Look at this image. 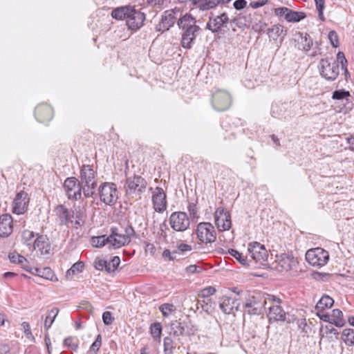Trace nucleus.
<instances>
[{
  "label": "nucleus",
  "instance_id": "10",
  "mask_svg": "<svg viewBox=\"0 0 354 354\" xmlns=\"http://www.w3.org/2000/svg\"><path fill=\"white\" fill-rule=\"evenodd\" d=\"M195 233L201 242L211 243L216 241V231L210 223L203 222L198 224Z\"/></svg>",
  "mask_w": 354,
  "mask_h": 354
},
{
  "label": "nucleus",
  "instance_id": "42",
  "mask_svg": "<svg viewBox=\"0 0 354 354\" xmlns=\"http://www.w3.org/2000/svg\"><path fill=\"white\" fill-rule=\"evenodd\" d=\"M91 244L95 248H102L106 245H109V239L105 235L93 236L91 239Z\"/></svg>",
  "mask_w": 354,
  "mask_h": 354
},
{
  "label": "nucleus",
  "instance_id": "15",
  "mask_svg": "<svg viewBox=\"0 0 354 354\" xmlns=\"http://www.w3.org/2000/svg\"><path fill=\"white\" fill-rule=\"evenodd\" d=\"M248 254L252 259L256 262L260 261H266L268 257V254L266 248L259 242H251L248 246Z\"/></svg>",
  "mask_w": 354,
  "mask_h": 354
},
{
  "label": "nucleus",
  "instance_id": "41",
  "mask_svg": "<svg viewBox=\"0 0 354 354\" xmlns=\"http://www.w3.org/2000/svg\"><path fill=\"white\" fill-rule=\"evenodd\" d=\"M267 24L258 17H254L251 21V26L252 30L257 32H261L266 27Z\"/></svg>",
  "mask_w": 354,
  "mask_h": 354
},
{
  "label": "nucleus",
  "instance_id": "33",
  "mask_svg": "<svg viewBox=\"0 0 354 354\" xmlns=\"http://www.w3.org/2000/svg\"><path fill=\"white\" fill-rule=\"evenodd\" d=\"M131 6H124L114 9L111 12V16L117 19H126L131 10Z\"/></svg>",
  "mask_w": 354,
  "mask_h": 354
},
{
  "label": "nucleus",
  "instance_id": "24",
  "mask_svg": "<svg viewBox=\"0 0 354 354\" xmlns=\"http://www.w3.org/2000/svg\"><path fill=\"white\" fill-rule=\"evenodd\" d=\"M53 111L50 106L46 104H39L35 111V116L39 122H46L53 118Z\"/></svg>",
  "mask_w": 354,
  "mask_h": 354
},
{
  "label": "nucleus",
  "instance_id": "28",
  "mask_svg": "<svg viewBox=\"0 0 354 354\" xmlns=\"http://www.w3.org/2000/svg\"><path fill=\"white\" fill-rule=\"evenodd\" d=\"M23 269L26 270V271L30 272V273L35 274L37 276H39L41 278L53 281L54 277V272L53 270L48 268H31L30 267H23Z\"/></svg>",
  "mask_w": 354,
  "mask_h": 354
},
{
  "label": "nucleus",
  "instance_id": "50",
  "mask_svg": "<svg viewBox=\"0 0 354 354\" xmlns=\"http://www.w3.org/2000/svg\"><path fill=\"white\" fill-rule=\"evenodd\" d=\"M102 345V337L101 335H98L94 341V342L91 344L90 347V351L93 352L94 354H96L99 351L100 346Z\"/></svg>",
  "mask_w": 354,
  "mask_h": 354
},
{
  "label": "nucleus",
  "instance_id": "49",
  "mask_svg": "<svg viewBox=\"0 0 354 354\" xmlns=\"http://www.w3.org/2000/svg\"><path fill=\"white\" fill-rule=\"evenodd\" d=\"M316 8L318 11L319 17L322 21H324V10L325 8V0H314Z\"/></svg>",
  "mask_w": 354,
  "mask_h": 354
},
{
  "label": "nucleus",
  "instance_id": "46",
  "mask_svg": "<svg viewBox=\"0 0 354 354\" xmlns=\"http://www.w3.org/2000/svg\"><path fill=\"white\" fill-rule=\"evenodd\" d=\"M319 334L322 337L327 336L329 334H334L338 335L339 333L331 325L322 326L319 330Z\"/></svg>",
  "mask_w": 354,
  "mask_h": 354
},
{
  "label": "nucleus",
  "instance_id": "54",
  "mask_svg": "<svg viewBox=\"0 0 354 354\" xmlns=\"http://www.w3.org/2000/svg\"><path fill=\"white\" fill-rule=\"evenodd\" d=\"M216 292V288L213 286H209L204 289H203L201 292V294L199 296L201 297H208L212 295H214Z\"/></svg>",
  "mask_w": 354,
  "mask_h": 354
},
{
  "label": "nucleus",
  "instance_id": "4",
  "mask_svg": "<svg viewBox=\"0 0 354 354\" xmlns=\"http://www.w3.org/2000/svg\"><path fill=\"white\" fill-rule=\"evenodd\" d=\"M232 102L231 94L225 89L215 88L212 94V105L217 111L227 110L230 107Z\"/></svg>",
  "mask_w": 354,
  "mask_h": 354
},
{
  "label": "nucleus",
  "instance_id": "30",
  "mask_svg": "<svg viewBox=\"0 0 354 354\" xmlns=\"http://www.w3.org/2000/svg\"><path fill=\"white\" fill-rule=\"evenodd\" d=\"M34 248H37L41 254H48L50 250L48 239L46 236H39L34 241Z\"/></svg>",
  "mask_w": 354,
  "mask_h": 354
},
{
  "label": "nucleus",
  "instance_id": "45",
  "mask_svg": "<svg viewBox=\"0 0 354 354\" xmlns=\"http://www.w3.org/2000/svg\"><path fill=\"white\" fill-rule=\"evenodd\" d=\"M84 264L82 261L75 263L70 269H68L66 274V277L69 279L71 276L82 272Z\"/></svg>",
  "mask_w": 354,
  "mask_h": 354
},
{
  "label": "nucleus",
  "instance_id": "23",
  "mask_svg": "<svg viewBox=\"0 0 354 354\" xmlns=\"http://www.w3.org/2000/svg\"><path fill=\"white\" fill-rule=\"evenodd\" d=\"M28 202V194L24 191L19 192L13 201V213L23 214L27 209Z\"/></svg>",
  "mask_w": 354,
  "mask_h": 354
},
{
  "label": "nucleus",
  "instance_id": "9",
  "mask_svg": "<svg viewBox=\"0 0 354 354\" xmlns=\"http://www.w3.org/2000/svg\"><path fill=\"white\" fill-rule=\"evenodd\" d=\"M306 259L311 266L321 268L325 266L329 260L328 252L321 248L308 250L306 253Z\"/></svg>",
  "mask_w": 354,
  "mask_h": 354
},
{
  "label": "nucleus",
  "instance_id": "39",
  "mask_svg": "<svg viewBox=\"0 0 354 354\" xmlns=\"http://www.w3.org/2000/svg\"><path fill=\"white\" fill-rule=\"evenodd\" d=\"M150 333L155 340L160 342L162 334L161 324L159 322H155L152 324L150 326Z\"/></svg>",
  "mask_w": 354,
  "mask_h": 354
},
{
  "label": "nucleus",
  "instance_id": "1",
  "mask_svg": "<svg viewBox=\"0 0 354 354\" xmlns=\"http://www.w3.org/2000/svg\"><path fill=\"white\" fill-rule=\"evenodd\" d=\"M196 23V19L189 13L180 17L177 21L179 28L183 31L181 44L185 48H191L192 43L196 39V34L201 29Z\"/></svg>",
  "mask_w": 354,
  "mask_h": 354
},
{
  "label": "nucleus",
  "instance_id": "18",
  "mask_svg": "<svg viewBox=\"0 0 354 354\" xmlns=\"http://www.w3.org/2000/svg\"><path fill=\"white\" fill-rule=\"evenodd\" d=\"M107 237L109 248L118 249L129 243L128 238L124 236L122 232L117 227H111V234Z\"/></svg>",
  "mask_w": 354,
  "mask_h": 354
},
{
  "label": "nucleus",
  "instance_id": "8",
  "mask_svg": "<svg viewBox=\"0 0 354 354\" xmlns=\"http://www.w3.org/2000/svg\"><path fill=\"white\" fill-rule=\"evenodd\" d=\"M270 303L269 313L268 317L271 321H284L286 319V313L280 306L281 299L271 295H268L264 301V304Z\"/></svg>",
  "mask_w": 354,
  "mask_h": 354
},
{
  "label": "nucleus",
  "instance_id": "40",
  "mask_svg": "<svg viewBox=\"0 0 354 354\" xmlns=\"http://www.w3.org/2000/svg\"><path fill=\"white\" fill-rule=\"evenodd\" d=\"M8 257L12 263L20 264L22 268L23 267H28L27 266L28 261L26 259L18 253H10Z\"/></svg>",
  "mask_w": 354,
  "mask_h": 354
},
{
  "label": "nucleus",
  "instance_id": "12",
  "mask_svg": "<svg viewBox=\"0 0 354 354\" xmlns=\"http://www.w3.org/2000/svg\"><path fill=\"white\" fill-rule=\"evenodd\" d=\"M64 188L68 199L79 200L82 197V185L75 177L67 178Z\"/></svg>",
  "mask_w": 354,
  "mask_h": 354
},
{
  "label": "nucleus",
  "instance_id": "53",
  "mask_svg": "<svg viewBox=\"0 0 354 354\" xmlns=\"http://www.w3.org/2000/svg\"><path fill=\"white\" fill-rule=\"evenodd\" d=\"M187 209L189 214L190 217L192 219H196L198 218V210L196 208V205L194 203H189Z\"/></svg>",
  "mask_w": 354,
  "mask_h": 354
},
{
  "label": "nucleus",
  "instance_id": "21",
  "mask_svg": "<svg viewBox=\"0 0 354 354\" xmlns=\"http://www.w3.org/2000/svg\"><path fill=\"white\" fill-rule=\"evenodd\" d=\"M152 202L156 212H162L166 209V194L162 188L159 187L155 188L153 192Z\"/></svg>",
  "mask_w": 354,
  "mask_h": 354
},
{
  "label": "nucleus",
  "instance_id": "27",
  "mask_svg": "<svg viewBox=\"0 0 354 354\" xmlns=\"http://www.w3.org/2000/svg\"><path fill=\"white\" fill-rule=\"evenodd\" d=\"M180 345H183L181 338L174 339L167 336L163 339V353L164 354H174L176 348H179Z\"/></svg>",
  "mask_w": 354,
  "mask_h": 354
},
{
  "label": "nucleus",
  "instance_id": "57",
  "mask_svg": "<svg viewBox=\"0 0 354 354\" xmlns=\"http://www.w3.org/2000/svg\"><path fill=\"white\" fill-rule=\"evenodd\" d=\"M281 111H282V109L281 108L280 105H279L277 104H272V109H271V114H272V117H274V118L280 117L282 115Z\"/></svg>",
  "mask_w": 354,
  "mask_h": 354
},
{
  "label": "nucleus",
  "instance_id": "47",
  "mask_svg": "<svg viewBox=\"0 0 354 354\" xmlns=\"http://www.w3.org/2000/svg\"><path fill=\"white\" fill-rule=\"evenodd\" d=\"M159 310L164 317H167L169 313L176 310V308L171 304H164L159 307Z\"/></svg>",
  "mask_w": 354,
  "mask_h": 354
},
{
  "label": "nucleus",
  "instance_id": "31",
  "mask_svg": "<svg viewBox=\"0 0 354 354\" xmlns=\"http://www.w3.org/2000/svg\"><path fill=\"white\" fill-rule=\"evenodd\" d=\"M185 333V327L182 323L175 320L173 321L169 327V337H171L174 339L180 338Z\"/></svg>",
  "mask_w": 354,
  "mask_h": 354
},
{
  "label": "nucleus",
  "instance_id": "14",
  "mask_svg": "<svg viewBox=\"0 0 354 354\" xmlns=\"http://www.w3.org/2000/svg\"><path fill=\"white\" fill-rule=\"evenodd\" d=\"M215 223L221 231L228 230L231 228V215L223 207H219L214 213Z\"/></svg>",
  "mask_w": 354,
  "mask_h": 354
},
{
  "label": "nucleus",
  "instance_id": "43",
  "mask_svg": "<svg viewBox=\"0 0 354 354\" xmlns=\"http://www.w3.org/2000/svg\"><path fill=\"white\" fill-rule=\"evenodd\" d=\"M351 97V94L349 91H345L344 89L336 90L333 93L332 97L334 100H346L348 102L349 100V97Z\"/></svg>",
  "mask_w": 354,
  "mask_h": 354
},
{
  "label": "nucleus",
  "instance_id": "38",
  "mask_svg": "<svg viewBox=\"0 0 354 354\" xmlns=\"http://www.w3.org/2000/svg\"><path fill=\"white\" fill-rule=\"evenodd\" d=\"M342 339L348 346H354V329L345 328L342 331Z\"/></svg>",
  "mask_w": 354,
  "mask_h": 354
},
{
  "label": "nucleus",
  "instance_id": "51",
  "mask_svg": "<svg viewBox=\"0 0 354 354\" xmlns=\"http://www.w3.org/2000/svg\"><path fill=\"white\" fill-rule=\"evenodd\" d=\"M328 39L331 44V45L337 48L339 46V39L337 32L335 30H331L329 32L328 35Z\"/></svg>",
  "mask_w": 354,
  "mask_h": 354
},
{
  "label": "nucleus",
  "instance_id": "7",
  "mask_svg": "<svg viewBox=\"0 0 354 354\" xmlns=\"http://www.w3.org/2000/svg\"><path fill=\"white\" fill-rule=\"evenodd\" d=\"M147 187V182L144 178L138 175H133L127 178L124 188L128 196L133 197L140 195L145 192Z\"/></svg>",
  "mask_w": 354,
  "mask_h": 354
},
{
  "label": "nucleus",
  "instance_id": "3",
  "mask_svg": "<svg viewBox=\"0 0 354 354\" xmlns=\"http://www.w3.org/2000/svg\"><path fill=\"white\" fill-rule=\"evenodd\" d=\"M95 173L90 165H83L80 171V184L82 185V192L86 198L93 196L97 187L95 180Z\"/></svg>",
  "mask_w": 354,
  "mask_h": 354
},
{
  "label": "nucleus",
  "instance_id": "52",
  "mask_svg": "<svg viewBox=\"0 0 354 354\" xmlns=\"http://www.w3.org/2000/svg\"><path fill=\"white\" fill-rule=\"evenodd\" d=\"M34 236V232L28 230H24L21 234L22 240L27 245L30 244V241L33 239Z\"/></svg>",
  "mask_w": 354,
  "mask_h": 354
},
{
  "label": "nucleus",
  "instance_id": "44",
  "mask_svg": "<svg viewBox=\"0 0 354 354\" xmlns=\"http://www.w3.org/2000/svg\"><path fill=\"white\" fill-rule=\"evenodd\" d=\"M228 254L234 257L241 264L248 266V261L246 257L234 249H229Z\"/></svg>",
  "mask_w": 354,
  "mask_h": 354
},
{
  "label": "nucleus",
  "instance_id": "63",
  "mask_svg": "<svg viewBox=\"0 0 354 354\" xmlns=\"http://www.w3.org/2000/svg\"><path fill=\"white\" fill-rule=\"evenodd\" d=\"M247 5V1L245 0H236L233 6L236 10H240L243 9Z\"/></svg>",
  "mask_w": 354,
  "mask_h": 354
},
{
  "label": "nucleus",
  "instance_id": "58",
  "mask_svg": "<svg viewBox=\"0 0 354 354\" xmlns=\"http://www.w3.org/2000/svg\"><path fill=\"white\" fill-rule=\"evenodd\" d=\"M75 225H81L82 223H83V218L84 217V212L81 211V209H79V210H77L75 209Z\"/></svg>",
  "mask_w": 354,
  "mask_h": 354
},
{
  "label": "nucleus",
  "instance_id": "36",
  "mask_svg": "<svg viewBox=\"0 0 354 354\" xmlns=\"http://www.w3.org/2000/svg\"><path fill=\"white\" fill-rule=\"evenodd\" d=\"M223 4V0H203L199 6V10H207L215 8L217 6Z\"/></svg>",
  "mask_w": 354,
  "mask_h": 354
},
{
  "label": "nucleus",
  "instance_id": "13",
  "mask_svg": "<svg viewBox=\"0 0 354 354\" xmlns=\"http://www.w3.org/2000/svg\"><path fill=\"white\" fill-rule=\"evenodd\" d=\"M169 224L174 230L183 232L189 227L190 221L185 212H176L170 215Z\"/></svg>",
  "mask_w": 354,
  "mask_h": 354
},
{
  "label": "nucleus",
  "instance_id": "56",
  "mask_svg": "<svg viewBox=\"0 0 354 354\" xmlns=\"http://www.w3.org/2000/svg\"><path fill=\"white\" fill-rule=\"evenodd\" d=\"M120 230L122 232L124 236L128 238V242L130 243L131 238V236H133L135 233L133 228L131 226L129 225L126 227L124 230L121 229Z\"/></svg>",
  "mask_w": 354,
  "mask_h": 354
},
{
  "label": "nucleus",
  "instance_id": "55",
  "mask_svg": "<svg viewBox=\"0 0 354 354\" xmlns=\"http://www.w3.org/2000/svg\"><path fill=\"white\" fill-rule=\"evenodd\" d=\"M167 230H169V228L167 227V225L165 223H162L160 225V230L158 232V235L160 236V238H162L165 242L167 241Z\"/></svg>",
  "mask_w": 354,
  "mask_h": 354
},
{
  "label": "nucleus",
  "instance_id": "19",
  "mask_svg": "<svg viewBox=\"0 0 354 354\" xmlns=\"http://www.w3.org/2000/svg\"><path fill=\"white\" fill-rule=\"evenodd\" d=\"M276 263H277V269L279 271H288L295 268L298 263L297 259L291 254L283 253L277 255Z\"/></svg>",
  "mask_w": 354,
  "mask_h": 354
},
{
  "label": "nucleus",
  "instance_id": "29",
  "mask_svg": "<svg viewBox=\"0 0 354 354\" xmlns=\"http://www.w3.org/2000/svg\"><path fill=\"white\" fill-rule=\"evenodd\" d=\"M54 212L57 217L60 225H66L71 218L69 210L64 205H57Z\"/></svg>",
  "mask_w": 354,
  "mask_h": 354
},
{
  "label": "nucleus",
  "instance_id": "60",
  "mask_svg": "<svg viewBox=\"0 0 354 354\" xmlns=\"http://www.w3.org/2000/svg\"><path fill=\"white\" fill-rule=\"evenodd\" d=\"M102 320L105 325H110L113 320L111 313L109 311H105L102 314Z\"/></svg>",
  "mask_w": 354,
  "mask_h": 354
},
{
  "label": "nucleus",
  "instance_id": "20",
  "mask_svg": "<svg viewBox=\"0 0 354 354\" xmlns=\"http://www.w3.org/2000/svg\"><path fill=\"white\" fill-rule=\"evenodd\" d=\"M229 21V17L227 13L223 12L218 16H209L206 25V28L212 32H218L221 28Z\"/></svg>",
  "mask_w": 354,
  "mask_h": 354
},
{
  "label": "nucleus",
  "instance_id": "61",
  "mask_svg": "<svg viewBox=\"0 0 354 354\" xmlns=\"http://www.w3.org/2000/svg\"><path fill=\"white\" fill-rule=\"evenodd\" d=\"M289 8L286 7L277 8L274 9V14L279 17H284L286 19V13L288 12Z\"/></svg>",
  "mask_w": 354,
  "mask_h": 354
},
{
  "label": "nucleus",
  "instance_id": "16",
  "mask_svg": "<svg viewBox=\"0 0 354 354\" xmlns=\"http://www.w3.org/2000/svg\"><path fill=\"white\" fill-rule=\"evenodd\" d=\"M220 308L225 314H233L241 309V303L239 299L223 296L220 301Z\"/></svg>",
  "mask_w": 354,
  "mask_h": 354
},
{
  "label": "nucleus",
  "instance_id": "2",
  "mask_svg": "<svg viewBox=\"0 0 354 354\" xmlns=\"http://www.w3.org/2000/svg\"><path fill=\"white\" fill-rule=\"evenodd\" d=\"M337 61L333 58L322 59L319 62L320 74L327 80L333 81L337 77L339 73V62L341 64L342 68L345 73H348L347 60L344 54L342 52H339L337 55Z\"/></svg>",
  "mask_w": 354,
  "mask_h": 354
},
{
  "label": "nucleus",
  "instance_id": "35",
  "mask_svg": "<svg viewBox=\"0 0 354 354\" xmlns=\"http://www.w3.org/2000/svg\"><path fill=\"white\" fill-rule=\"evenodd\" d=\"M306 15L304 12L294 11L290 9L286 13V21L288 22H298L304 18Z\"/></svg>",
  "mask_w": 354,
  "mask_h": 354
},
{
  "label": "nucleus",
  "instance_id": "59",
  "mask_svg": "<svg viewBox=\"0 0 354 354\" xmlns=\"http://www.w3.org/2000/svg\"><path fill=\"white\" fill-rule=\"evenodd\" d=\"M178 254L177 250H174L172 252L168 249H165L162 255V257L168 259L169 261H173L176 259V254Z\"/></svg>",
  "mask_w": 354,
  "mask_h": 354
},
{
  "label": "nucleus",
  "instance_id": "48",
  "mask_svg": "<svg viewBox=\"0 0 354 354\" xmlns=\"http://www.w3.org/2000/svg\"><path fill=\"white\" fill-rule=\"evenodd\" d=\"M64 345L73 351H76L78 348L77 340L72 337L65 338L64 340Z\"/></svg>",
  "mask_w": 354,
  "mask_h": 354
},
{
  "label": "nucleus",
  "instance_id": "6",
  "mask_svg": "<svg viewBox=\"0 0 354 354\" xmlns=\"http://www.w3.org/2000/svg\"><path fill=\"white\" fill-rule=\"evenodd\" d=\"M295 41L297 48L305 51L308 56L315 57L321 54V48L318 46L317 43L314 45L313 41L308 34L298 32L296 35Z\"/></svg>",
  "mask_w": 354,
  "mask_h": 354
},
{
  "label": "nucleus",
  "instance_id": "22",
  "mask_svg": "<svg viewBox=\"0 0 354 354\" xmlns=\"http://www.w3.org/2000/svg\"><path fill=\"white\" fill-rule=\"evenodd\" d=\"M178 13H180V10L177 8L165 11L162 16L161 22L159 24V30L162 28L163 30H168L172 27L177 20Z\"/></svg>",
  "mask_w": 354,
  "mask_h": 354
},
{
  "label": "nucleus",
  "instance_id": "64",
  "mask_svg": "<svg viewBox=\"0 0 354 354\" xmlns=\"http://www.w3.org/2000/svg\"><path fill=\"white\" fill-rule=\"evenodd\" d=\"M167 0H147V3L151 6L162 7Z\"/></svg>",
  "mask_w": 354,
  "mask_h": 354
},
{
  "label": "nucleus",
  "instance_id": "5",
  "mask_svg": "<svg viewBox=\"0 0 354 354\" xmlns=\"http://www.w3.org/2000/svg\"><path fill=\"white\" fill-rule=\"evenodd\" d=\"M100 200L107 205H113L118 199L117 186L113 183L105 182L98 187Z\"/></svg>",
  "mask_w": 354,
  "mask_h": 354
},
{
  "label": "nucleus",
  "instance_id": "62",
  "mask_svg": "<svg viewBox=\"0 0 354 354\" xmlns=\"http://www.w3.org/2000/svg\"><path fill=\"white\" fill-rule=\"evenodd\" d=\"M95 267L99 270H105L106 267V260L99 259L95 261Z\"/></svg>",
  "mask_w": 354,
  "mask_h": 354
},
{
  "label": "nucleus",
  "instance_id": "11",
  "mask_svg": "<svg viewBox=\"0 0 354 354\" xmlns=\"http://www.w3.org/2000/svg\"><path fill=\"white\" fill-rule=\"evenodd\" d=\"M241 309L240 311H243L249 315H259L261 313L262 308L266 305L263 302H261L254 296L244 295V301H242Z\"/></svg>",
  "mask_w": 354,
  "mask_h": 354
},
{
  "label": "nucleus",
  "instance_id": "25",
  "mask_svg": "<svg viewBox=\"0 0 354 354\" xmlns=\"http://www.w3.org/2000/svg\"><path fill=\"white\" fill-rule=\"evenodd\" d=\"M13 230L12 218L9 214H3L0 216V236L8 237Z\"/></svg>",
  "mask_w": 354,
  "mask_h": 354
},
{
  "label": "nucleus",
  "instance_id": "37",
  "mask_svg": "<svg viewBox=\"0 0 354 354\" xmlns=\"http://www.w3.org/2000/svg\"><path fill=\"white\" fill-rule=\"evenodd\" d=\"M58 313L59 310L57 308H53L48 311L44 323V327L46 330L50 328Z\"/></svg>",
  "mask_w": 354,
  "mask_h": 354
},
{
  "label": "nucleus",
  "instance_id": "26",
  "mask_svg": "<svg viewBox=\"0 0 354 354\" xmlns=\"http://www.w3.org/2000/svg\"><path fill=\"white\" fill-rule=\"evenodd\" d=\"M267 33L270 39L275 41H279L281 44L286 35V30L284 29L283 26L276 24L268 28Z\"/></svg>",
  "mask_w": 354,
  "mask_h": 354
},
{
  "label": "nucleus",
  "instance_id": "34",
  "mask_svg": "<svg viewBox=\"0 0 354 354\" xmlns=\"http://www.w3.org/2000/svg\"><path fill=\"white\" fill-rule=\"evenodd\" d=\"M331 324L337 327H342L345 324V320L343 318V313L339 309H334L332 312Z\"/></svg>",
  "mask_w": 354,
  "mask_h": 354
},
{
  "label": "nucleus",
  "instance_id": "32",
  "mask_svg": "<svg viewBox=\"0 0 354 354\" xmlns=\"http://www.w3.org/2000/svg\"><path fill=\"white\" fill-rule=\"evenodd\" d=\"M334 300L328 295H324L317 303L316 309L318 311H324L326 308H330L333 306Z\"/></svg>",
  "mask_w": 354,
  "mask_h": 354
},
{
  "label": "nucleus",
  "instance_id": "17",
  "mask_svg": "<svg viewBox=\"0 0 354 354\" xmlns=\"http://www.w3.org/2000/svg\"><path fill=\"white\" fill-rule=\"evenodd\" d=\"M145 19V14L136 10L134 7L131 6L126 24L129 29L132 30H137L142 26Z\"/></svg>",
  "mask_w": 354,
  "mask_h": 354
}]
</instances>
